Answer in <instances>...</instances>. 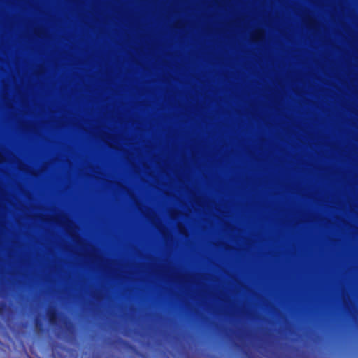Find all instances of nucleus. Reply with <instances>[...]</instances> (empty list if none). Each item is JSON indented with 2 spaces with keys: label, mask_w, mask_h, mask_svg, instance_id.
I'll return each mask as SVG.
<instances>
[{
  "label": "nucleus",
  "mask_w": 358,
  "mask_h": 358,
  "mask_svg": "<svg viewBox=\"0 0 358 358\" xmlns=\"http://www.w3.org/2000/svg\"><path fill=\"white\" fill-rule=\"evenodd\" d=\"M179 229H180V232L182 234V230L180 227H179Z\"/></svg>",
  "instance_id": "obj_8"
},
{
  "label": "nucleus",
  "mask_w": 358,
  "mask_h": 358,
  "mask_svg": "<svg viewBox=\"0 0 358 358\" xmlns=\"http://www.w3.org/2000/svg\"><path fill=\"white\" fill-rule=\"evenodd\" d=\"M74 241L78 244L79 245L80 247H82L83 248H85V245L83 244V241L82 240L78 238V237H76L74 238L73 236H72Z\"/></svg>",
  "instance_id": "obj_4"
},
{
  "label": "nucleus",
  "mask_w": 358,
  "mask_h": 358,
  "mask_svg": "<svg viewBox=\"0 0 358 358\" xmlns=\"http://www.w3.org/2000/svg\"><path fill=\"white\" fill-rule=\"evenodd\" d=\"M47 317L50 324H55L57 321V313L55 309H48L47 310Z\"/></svg>",
  "instance_id": "obj_3"
},
{
  "label": "nucleus",
  "mask_w": 358,
  "mask_h": 358,
  "mask_svg": "<svg viewBox=\"0 0 358 358\" xmlns=\"http://www.w3.org/2000/svg\"><path fill=\"white\" fill-rule=\"evenodd\" d=\"M57 218L58 222L61 226L68 234L71 235L72 231L76 228L73 222L64 214L58 215Z\"/></svg>",
  "instance_id": "obj_2"
},
{
  "label": "nucleus",
  "mask_w": 358,
  "mask_h": 358,
  "mask_svg": "<svg viewBox=\"0 0 358 358\" xmlns=\"http://www.w3.org/2000/svg\"><path fill=\"white\" fill-rule=\"evenodd\" d=\"M105 137L108 140L114 141V138L111 135L106 134L105 135Z\"/></svg>",
  "instance_id": "obj_5"
},
{
  "label": "nucleus",
  "mask_w": 358,
  "mask_h": 358,
  "mask_svg": "<svg viewBox=\"0 0 358 358\" xmlns=\"http://www.w3.org/2000/svg\"><path fill=\"white\" fill-rule=\"evenodd\" d=\"M195 203H196L197 205H199V200H198L197 199L195 200Z\"/></svg>",
  "instance_id": "obj_7"
},
{
  "label": "nucleus",
  "mask_w": 358,
  "mask_h": 358,
  "mask_svg": "<svg viewBox=\"0 0 358 358\" xmlns=\"http://www.w3.org/2000/svg\"><path fill=\"white\" fill-rule=\"evenodd\" d=\"M94 358H99V357H94Z\"/></svg>",
  "instance_id": "obj_9"
},
{
  "label": "nucleus",
  "mask_w": 358,
  "mask_h": 358,
  "mask_svg": "<svg viewBox=\"0 0 358 358\" xmlns=\"http://www.w3.org/2000/svg\"><path fill=\"white\" fill-rule=\"evenodd\" d=\"M138 209L141 210L144 217L157 229L163 238L166 241L169 238L166 228L160 222L159 219L157 217L156 214L150 208L143 210L140 208V205L137 204Z\"/></svg>",
  "instance_id": "obj_1"
},
{
  "label": "nucleus",
  "mask_w": 358,
  "mask_h": 358,
  "mask_svg": "<svg viewBox=\"0 0 358 358\" xmlns=\"http://www.w3.org/2000/svg\"><path fill=\"white\" fill-rule=\"evenodd\" d=\"M90 250L91 252L94 251V250H95V248H94L93 246L90 245Z\"/></svg>",
  "instance_id": "obj_6"
}]
</instances>
